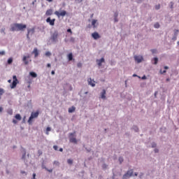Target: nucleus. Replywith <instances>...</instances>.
I'll return each instance as SVG.
<instances>
[{
  "label": "nucleus",
  "instance_id": "f257e3e1",
  "mask_svg": "<svg viewBox=\"0 0 179 179\" xmlns=\"http://www.w3.org/2000/svg\"><path fill=\"white\" fill-rule=\"evenodd\" d=\"M27 27L26 24L15 23L10 25V31H23Z\"/></svg>",
  "mask_w": 179,
  "mask_h": 179
},
{
  "label": "nucleus",
  "instance_id": "f03ea898",
  "mask_svg": "<svg viewBox=\"0 0 179 179\" xmlns=\"http://www.w3.org/2000/svg\"><path fill=\"white\" fill-rule=\"evenodd\" d=\"M50 40L53 43H57V41H58V31L56 30L51 34Z\"/></svg>",
  "mask_w": 179,
  "mask_h": 179
},
{
  "label": "nucleus",
  "instance_id": "7ed1b4c3",
  "mask_svg": "<svg viewBox=\"0 0 179 179\" xmlns=\"http://www.w3.org/2000/svg\"><path fill=\"white\" fill-rule=\"evenodd\" d=\"M39 114H40V112L38 110H37L36 112H32L31 114V116L28 120V122L30 124V122L33 121L34 118H37V117H38Z\"/></svg>",
  "mask_w": 179,
  "mask_h": 179
},
{
  "label": "nucleus",
  "instance_id": "20e7f679",
  "mask_svg": "<svg viewBox=\"0 0 179 179\" xmlns=\"http://www.w3.org/2000/svg\"><path fill=\"white\" fill-rule=\"evenodd\" d=\"M75 134H76V131H74L73 133H70L69 135V141L71 143H78V140H76V138L73 137L75 136Z\"/></svg>",
  "mask_w": 179,
  "mask_h": 179
},
{
  "label": "nucleus",
  "instance_id": "39448f33",
  "mask_svg": "<svg viewBox=\"0 0 179 179\" xmlns=\"http://www.w3.org/2000/svg\"><path fill=\"white\" fill-rule=\"evenodd\" d=\"M13 83L10 85V87L11 89H15V87H16V86L17 85V83H19V80H17V77H16V76H13Z\"/></svg>",
  "mask_w": 179,
  "mask_h": 179
},
{
  "label": "nucleus",
  "instance_id": "423d86ee",
  "mask_svg": "<svg viewBox=\"0 0 179 179\" xmlns=\"http://www.w3.org/2000/svg\"><path fill=\"white\" fill-rule=\"evenodd\" d=\"M134 175V171L131 169V170H129L127 172L126 174H124L122 177V179H128L130 177H132V176Z\"/></svg>",
  "mask_w": 179,
  "mask_h": 179
},
{
  "label": "nucleus",
  "instance_id": "0eeeda50",
  "mask_svg": "<svg viewBox=\"0 0 179 179\" xmlns=\"http://www.w3.org/2000/svg\"><path fill=\"white\" fill-rule=\"evenodd\" d=\"M55 15H56V16H57V17H61V16H62V17H64V16H66L67 13H66V10H64L61 13H59V11H55Z\"/></svg>",
  "mask_w": 179,
  "mask_h": 179
},
{
  "label": "nucleus",
  "instance_id": "6e6552de",
  "mask_svg": "<svg viewBox=\"0 0 179 179\" xmlns=\"http://www.w3.org/2000/svg\"><path fill=\"white\" fill-rule=\"evenodd\" d=\"M46 23H49L50 26H55V18L51 19L50 17H48L46 19Z\"/></svg>",
  "mask_w": 179,
  "mask_h": 179
},
{
  "label": "nucleus",
  "instance_id": "1a4fd4ad",
  "mask_svg": "<svg viewBox=\"0 0 179 179\" xmlns=\"http://www.w3.org/2000/svg\"><path fill=\"white\" fill-rule=\"evenodd\" d=\"M134 59L136 61V62H137V64H141V62H142L143 61V57L141 56V55H136L134 56Z\"/></svg>",
  "mask_w": 179,
  "mask_h": 179
},
{
  "label": "nucleus",
  "instance_id": "9d476101",
  "mask_svg": "<svg viewBox=\"0 0 179 179\" xmlns=\"http://www.w3.org/2000/svg\"><path fill=\"white\" fill-rule=\"evenodd\" d=\"M34 31H35L34 28L28 29H27V38L30 39V37H29V36H33V34H34Z\"/></svg>",
  "mask_w": 179,
  "mask_h": 179
},
{
  "label": "nucleus",
  "instance_id": "9b49d317",
  "mask_svg": "<svg viewBox=\"0 0 179 179\" xmlns=\"http://www.w3.org/2000/svg\"><path fill=\"white\" fill-rule=\"evenodd\" d=\"M88 84L90 85V86H92V87H94L96 86V82L94 81V80H92V78H88L87 80Z\"/></svg>",
  "mask_w": 179,
  "mask_h": 179
},
{
  "label": "nucleus",
  "instance_id": "f8f14e48",
  "mask_svg": "<svg viewBox=\"0 0 179 179\" xmlns=\"http://www.w3.org/2000/svg\"><path fill=\"white\" fill-rule=\"evenodd\" d=\"M92 26L93 29H97V27L99 26V23H97V20H92Z\"/></svg>",
  "mask_w": 179,
  "mask_h": 179
},
{
  "label": "nucleus",
  "instance_id": "ddd939ff",
  "mask_svg": "<svg viewBox=\"0 0 179 179\" xmlns=\"http://www.w3.org/2000/svg\"><path fill=\"white\" fill-rule=\"evenodd\" d=\"M92 37H93L94 40H98V38H100V34L97 32H94L92 34Z\"/></svg>",
  "mask_w": 179,
  "mask_h": 179
},
{
  "label": "nucleus",
  "instance_id": "4468645a",
  "mask_svg": "<svg viewBox=\"0 0 179 179\" xmlns=\"http://www.w3.org/2000/svg\"><path fill=\"white\" fill-rule=\"evenodd\" d=\"M29 58H30V55L23 57L22 61L25 65H28L29 60L27 59H29Z\"/></svg>",
  "mask_w": 179,
  "mask_h": 179
},
{
  "label": "nucleus",
  "instance_id": "2eb2a0df",
  "mask_svg": "<svg viewBox=\"0 0 179 179\" xmlns=\"http://www.w3.org/2000/svg\"><path fill=\"white\" fill-rule=\"evenodd\" d=\"M98 66H101V64L105 62L104 57H102L101 59H96Z\"/></svg>",
  "mask_w": 179,
  "mask_h": 179
},
{
  "label": "nucleus",
  "instance_id": "dca6fc26",
  "mask_svg": "<svg viewBox=\"0 0 179 179\" xmlns=\"http://www.w3.org/2000/svg\"><path fill=\"white\" fill-rule=\"evenodd\" d=\"M52 13H53L52 9H48L45 12V15L46 16H51V15H52Z\"/></svg>",
  "mask_w": 179,
  "mask_h": 179
},
{
  "label": "nucleus",
  "instance_id": "f3484780",
  "mask_svg": "<svg viewBox=\"0 0 179 179\" xmlns=\"http://www.w3.org/2000/svg\"><path fill=\"white\" fill-rule=\"evenodd\" d=\"M32 54H34L35 58H37V57H38V50H37V48L34 49Z\"/></svg>",
  "mask_w": 179,
  "mask_h": 179
},
{
  "label": "nucleus",
  "instance_id": "a211bd4d",
  "mask_svg": "<svg viewBox=\"0 0 179 179\" xmlns=\"http://www.w3.org/2000/svg\"><path fill=\"white\" fill-rule=\"evenodd\" d=\"M106 90H103L102 92L101 93V99H106Z\"/></svg>",
  "mask_w": 179,
  "mask_h": 179
},
{
  "label": "nucleus",
  "instance_id": "6ab92c4d",
  "mask_svg": "<svg viewBox=\"0 0 179 179\" xmlns=\"http://www.w3.org/2000/svg\"><path fill=\"white\" fill-rule=\"evenodd\" d=\"M15 118L16 120H17L18 121H21L22 120V116H20V114L15 115Z\"/></svg>",
  "mask_w": 179,
  "mask_h": 179
},
{
  "label": "nucleus",
  "instance_id": "aec40b11",
  "mask_svg": "<svg viewBox=\"0 0 179 179\" xmlns=\"http://www.w3.org/2000/svg\"><path fill=\"white\" fill-rule=\"evenodd\" d=\"M75 110H76V108H75V106H72L69 108V113H73Z\"/></svg>",
  "mask_w": 179,
  "mask_h": 179
},
{
  "label": "nucleus",
  "instance_id": "412c9836",
  "mask_svg": "<svg viewBox=\"0 0 179 179\" xmlns=\"http://www.w3.org/2000/svg\"><path fill=\"white\" fill-rule=\"evenodd\" d=\"M30 76H31V78H37V73L31 71L29 73Z\"/></svg>",
  "mask_w": 179,
  "mask_h": 179
},
{
  "label": "nucleus",
  "instance_id": "4be33fe9",
  "mask_svg": "<svg viewBox=\"0 0 179 179\" xmlns=\"http://www.w3.org/2000/svg\"><path fill=\"white\" fill-rule=\"evenodd\" d=\"M69 61H72L73 59V55L72 53H69L68 55Z\"/></svg>",
  "mask_w": 179,
  "mask_h": 179
},
{
  "label": "nucleus",
  "instance_id": "5701e85b",
  "mask_svg": "<svg viewBox=\"0 0 179 179\" xmlns=\"http://www.w3.org/2000/svg\"><path fill=\"white\" fill-rule=\"evenodd\" d=\"M36 2H37V0H34V1L31 3V5L33 6L32 8H37V4H36Z\"/></svg>",
  "mask_w": 179,
  "mask_h": 179
},
{
  "label": "nucleus",
  "instance_id": "b1692460",
  "mask_svg": "<svg viewBox=\"0 0 179 179\" xmlns=\"http://www.w3.org/2000/svg\"><path fill=\"white\" fill-rule=\"evenodd\" d=\"M178 33H179L178 29H174L173 36H175V37H177V36H178Z\"/></svg>",
  "mask_w": 179,
  "mask_h": 179
},
{
  "label": "nucleus",
  "instance_id": "393cba45",
  "mask_svg": "<svg viewBox=\"0 0 179 179\" xmlns=\"http://www.w3.org/2000/svg\"><path fill=\"white\" fill-rule=\"evenodd\" d=\"M154 27H155V29H159L160 28V24H159V22H156L154 24Z\"/></svg>",
  "mask_w": 179,
  "mask_h": 179
},
{
  "label": "nucleus",
  "instance_id": "a878e982",
  "mask_svg": "<svg viewBox=\"0 0 179 179\" xmlns=\"http://www.w3.org/2000/svg\"><path fill=\"white\" fill-rule=\"evenodd\" d=\"M13 62V59H12V57L9 58L8 59V65H10V64H12Z\"/></svg>",
  "mask_w": 179,
  "mask_h": 179
},
{
  "label": "nucleus",
  "instance_id": "bb28decb",
  "mask_svg": "<svg viewBox=\"0 0 179 179\" xmlns=\"http://www.w3.org/2000/svg\"><path fill=\"white\" fill-rule=\"evenodd\" d=\"M157 62H159V59L157 57L154 58V64L157 65Z\"/></svg>",
  "mask_w": 179,
  "mask_h": 179
},
{
  "label": "nucleus",
  "instance_id": "cd10ccee",
  "mask_svg": "<svg viewBox=\"0 0 179 179\" xmlns=\"http://www.w3.org/2000/svg\"><path fill=\"white\" fill-rule=\"evenodd\" d=\"M50 131H51V127H47L46 128V135L50 134V133H48V132H50Z\"/></svg>",
  "mask_w": 179,
  "mask_h": 179
},
{
  "label": "nucleus",
  "instance_id": "c85d7f7f",
  "mask_svg": "<svg viewBox=\"0 0 179 179\" xmlns=\"http://www.w3.org/2000/svg\"><path fill=\"white\" fill-rule=\"evenodd\" d=\"M174 6V3L173 1H171L169 3V8H171V9H173Z\"/></svg>",
  "mask_w": 179,
  "mask_h": 179
},
{
  "label": "nucleus",
  "instance_id": "c756f323",
  "mask_svg": "<svg viewBox=\"0 0 179 179\" xmlns=\"http://www.w3.org/2000/svg\"><path fill=\"white\" fill-rule=\"evenodd\" d=\"M67 162H68L69 164H72L73 163V160H72V159H69L67 160Z\"/></svg>",
  "mask_w": 179,
  "mask_h": 179
},
{
  "label": "nucleus",
  "instance_id": "7c9ffc66",
  "mask_svg": "<svg viewBox=\"0 0 179 179\" xmlns=\"http://www.w3.org/2000/svg\"><path fill=\"white\" fill-rule=\"evenodd\" d=\"M3 93H5V91L3 90V89L0 88V96H2V94H3Z\"/></svg>",
  "mask_w": 179,
  "mask_h": 179
},
{
  "label": "nucleus",
  "instance_id": "2f4dec72",
  "mask_svg": "<svg viewBox=\"0 0 179 179\" xmlns=\"http://www.w3.org/2000/svg\"><path fill=\"white\" fill-rule=\"evenodd\" d=\"M8 113L10 115H12L13 114V110H12V109H10L8 110Z\"/></svg>",
  "mask_w": 179,
  "mask_h": 179
},
{
  "label": "nucleus",
  "instance_id": "473e14b6",
  "mask_svg": "<svg viewBox=\"0 0 179 179\" xmlns=\"http://www.w3.org/2000/svg\"><path fill=\"white\" fill-rule=\"evenodd\" d=\"M27 83H28L27 87H28V89H30V87H31L30 85H31V80L28 81Z\"/></svg>",
  "mask_w": 179,
  "mask_h": 179
},
{
  "label": "nucleus",
  "instance_id": "72a5a7b5",
  "mask_svg": "<svg viewBox=\"0 0 179 179\" xmlns=\"http://www.w3.org/2000/svg\"><path fill=\"white\" fill-rule=\"evenodd\" d=\"M45 55L46 57H50L51 52H46L45 54Z\"/></svg>",
  "mask_w": 179,
  "mask_h": 179
},
{
  "label": "nucleus",
  "instance_id": "f704fd0d",
  "mask_svg": "<svg viewBox=\"0 0 179 179\" xmlns=\"http://www.w3.org/2000/svg\"><path fill=\"white\" fill-rule=\"evenodd\" d=\"M53 164H55L56 166H59V162H58V161H55V162H53Z\"/></svg>",
  "mask_w": 179,
  "mask_h": 179
},
{
  "label": "nucleus",
  "instance_id": "c9c22d12",
  "mask_svg": "<svg viewBox=\"0 0 179 179\" xmlns=\"http://www.w3.org/2000/svg\"><path fill=\"white\" fill-rule=\"evenodd\" d=\"M119 162H120V163L121 164V163H122V162H124V158H122V157H119Z\"/></svg>",
  "mask_w": 179,
  "mask_h": 179
},
{
  "label": "nucleus",
  "instance_id": "e433bc0d",
  "mask_svg": "<svg viewBox=\"0 0 179 179\" xmlns=\"http://www.w3.org/2000/svg\"><path fill=\"white\" fill-rule=\"evenodd\" d=\"M143 1H145V0H136V2L137 3H142V2H143Z\"/></svg>",
  "mask_w": 179,
  "mask_h": 179
},
{
  "label": "nucleus",
  "instance_id": "4c0bfd02",
  "mask_svg": "<svg viewBox=\"0 0 179 179\" xmlns=\"http://www.w3.org/2000/svg\"><path fill=\"white\" fill-rule=\"evenodd\" d=\"M113 16H114V17H118V12H117V11L115 12Z\"/></svg>",
  "mask_w": 179,
  "mask_h": 179
},
{
  "label": "nucleus",
  "instance_id": "58836bf2",
  "mask_svg": "<svg viewBox=\"0 0 179 179\" xmlns=\"http://www.w3.org/2000/svg\"><path fill=\"white\" fill-rule=\"evenodd\" d=\"M38 155L39 156H41V155H43V151H41V150H39L38 151Z\"/></svg>",
  "mask_w": 179,
  "mask_h": 179
},
{
  "label": "nucleus",
  "instance_id": "ea45409f",
  "mask_svg": "<svg viewBox=\"0 0 179 179\" xmlns=\"http://www.w3.org/2000/svg\"><path fill=\"white\" fill-rule=\"evenodd\" d=\"M159 72H160L161 75H163V73H166V72H167V71L166 70H164V71L160 70Z\"/></svg>",
  "mask_w": 179,
  "mask_h": 179
},
{
  "label": "nucleus",
  "instance_id": "a19ab883",
  "mask_svg": "<svg viewBox=\"0 0 179 179\" xmlns=\"http://www.w3.org/2000/svg\"><path fill=\"white\" fill-rule=\"evenodd\" d=\"M45 170L47 171H48L49 173H52V169H47V168H45Z\"/></svg>",
  "mask_w": 179,
  "mask_h": 179
},
{
  "label": "nucleus",
  "instance_id": "79ce46f5",
  "mask_svg": "<svg viewBox=\"0 0 179 179\" xmlns=\"http://www.w3.org/2000/svg\"><path fill=\"white\" fill-rule=\"evenodd\" d=\"M155 9H156L157 10H159V9H160V5L156 6H155Z\"/></svg>",
  "mask_w": 179,
  "mask_h": 179
},
{
  "label": "nucleus",
  "instance_id": "37998d69",
  "mask_svg": "<svg viewBox=\"0 0 179 179\" xmlns=\"http://www.w3.org/2000/svg\"><path fill=\"white\" fill-rule=\"evenodd\" d=\"M114 22L115 23L118 22V17H114Z\"/></svg>",
  "mask_w": 179,
  "mask_h": 179
},
{
  "label": "nucleus",
  "instance_id": "c03bdc74",
  "mask_svg": "<svg viewBox=\"0 0 179 179\" xmlns=\"http://www.w3.org/2000/svg\"><path fill=\"white\" fill-rule=\"evenodd\" d=\"M0 55H5V51H0Z\"/></svg>",
  "mask_w": 179,
  "mask_h": 179
},
{
  "label": "nucleus",
  "instance_id": "a18cd8bd",
  "mask_svg": "<svg viewBox=\"0 0 179 179\" xmlns=\"http://www.w3.org/2000/svg\"><path fill=\"white\" fill-rule=\"evenodd\" d=\"M53 149H55V150H58V146L54 145Z\"/></svg>",
  "mask_w": 179,
  "mask_h": 179
},
{
  "label": "nucleus",
  "instance_id": "49530a36",
  "mask_svg": "<svg viewBox=\"0 0 179 179\" xmlns=\"http://www.w3.org/2000/svg\"><path fill=\"white\" fill-rule=\"evenodd\" d=\"M21 174H25L26 176H27V173H26V171H22Z\"/></svg>",
  "mask_w": 179,
  "mask_h": 179
},
{
  "label": "nucleus",
  "instance_id": "de8ad7c7",
  "mask_svg": "<svg viewBox=\"0 0 179 179\" xmlns=\"http://www.w3.org/2000/svg\"><path fill=\"white\" fill-rule=\"evenodd\" d=\"M67 33H72V29H67Z\"/></svg>",
  "mask_w": 179,
  "mask_h": 179
},
{
  "label": "nucleus",
  "instance_id": "09e8293b",
  "mask_svg": "<svg viewBox=\"0 0 179 179\" xmlns=\"http://www.w3.org/2000/svg\"><path fill=\"white\" fill-rule=\"evenodd\" d=\"M172 40H177V36H176L175 35H173Z\"/></svg>",
  "mask_w": 179,
  "mask_h": 179
},
{
  "label": "nucleus",
  "instance_id": "8fccbe9b",
  "mask_svg": "<svg viewBox=\"0 0 179 179\" xmlns=\"http://www.w3.org/2000/svg\"><path fill=\"white\" fill-rule=\"evenodd\" d=\"M77 66H78V68H80L82 66V64L81 63H78L77 64Z\"/></svg>",
  "mask_w": 179,
  "mask_h": 179
},
{
  "label": "nucleus",
  "instance_id": "3c124183",
  "mask_svg": "<svg viewBox=\"0 0 179 179\" xmlns=\"http://www.w3.org/2000/svg\"><path fill=\"white\" fill-rule=\"evenodd\" d=\"M13 124H17V121L16 120H13Z\"/></svg>",
  "mask_w": 179,
  "mask_h": 179
},
{
  "label": "nucleus",
  "instance_id": "603ef678",
  "mask_svg": "<svg viewBox=\"0 0 179 179\" xmlns=\"http://www.w3.org/2000/svg\"><path fill=\"white\" fill-rule=\"evenodd\" d=\"M103 169H107V165H106L105 164L102 166Z\"/></svg>",
  "mask_w": 179,
  "mask_h": 179
},
{
  "label": "nucleus",
  "instance_id": "864d4df0",
  "mask_svg": "<svg viewBox=\"0 0 179 179\" xmlns=\"http://www.w3.org/2000/svg\"><path fill=\"white\" fill-rule=\"evenodd\" d=\"M141 79H143V80H145V79H147L146 76H143L141 78Z\"/></svg>",
  "mask_w": 179,
  "mask_h": 179
},
{
  "label": "nucleus",
  "instance_id": "5fc2aeb1",
  "mask_svg": "<svg viewBox=\"0 0 179 179\" xmlns=\"http://www.w3.org/2000/svg\"><path fill=\"white\" fill-rule=\"evenodd\" d=\"M76 1L78 2V3L83 2V0H76Z\"/></svg>",
  "mask_w": 179,
  "mask_h": 179
},
{
  "label": "nucleus",
  "instance_id": "6e6d98bb",
  "mask_svg": "<svg viewBox=\"0 0 179 179\" xmlns=\"http://www.w3.org/2000/svg\"><path fill=\"white\" fill-rule=\"evenodd\" d=\"M24 157H26V152L24 153V155H22V159H24Z\"/></svg>",
  "mask_w": 179,
  "mask_h": 179
},
{
  "label": "nucleus",
  "instance_id": "4d7b16f0",
  "mask_svg": "<svg viewBox=\"0 0 179 179\" xmlns=\"http://www.w3.org/2000/svg\"><path fill=\"white\" fill-rule=\"evenodd\" d=\"M47 66H48V68H51V64H48Z\"/></svg>",
  "mask_w": 179,
  "mask_h": 179
},
{
  "label": "nucleus",
  "instance_id": "13d9d810",
  "mask_svg": "<svg viewBox=\"0 0 179 179\" xmlns=\"http://www.w3.org/2000/svg\"><path fill=\"white\" fill-rule=\"evenodd\" d=\"M155 153H159V150L155 149Z\"/></svg>",
  "mask_w": 179,
  "mask_h": 179
},
{
  "label": "nucleus",
  "instance_id": "bf43d9fd",
  "mask_svg": "<svg viewBox=\"0 0 179 179\" xmlns=\"http://www.w3.org/2000/svg\"><path fill=\"white\" fill-rule=\"evenodd\" d=\"M51 73H52V75H55V71H52Z\"/></svg>",
  "mask_w": 179,
  "mask_h": 179
},
{
  "label": "nucleus",
  "instance_id": "052dcab7",
  "mask_svg": "<svg viewBox=\"0 0 179 179\" xmlns=\"http://www.w3.org/2000/svg\"><path fill=\"white\" fill-rule=\"evenodd\" d=\"M93 16H94V13L91 14L90 15L91 19H92Z\"/></svg>",
  "mask_w": 179,
  "mask_h": 179
},
{
  "label": "nucleus",
  "instance_id": "680f3d73",
  "mask_svg": "<svg viewBox=\"0 0 179 179\" xmlns=\"http://www.w3.org/2000/svg\"><path fill=\"white\" fill-rule=\"evenodd\" d=\"M152 52L155 54V52H156V50H152Z\"/></svg>",
  "mask_w": 179,
  "mask_h": 179
},
{
  "label": "nucleus",
  "instance_id": "e2e57ef3",
  "mask_svg": "<svg viewBox=\"0 0 179 179\" xmlns=\"http://www.w3.org/2000/svg\"><path fill=\"white\" fill-rule=\"evenodd\" d=\"M87 27H88V29H91L92 28V25L88 24Z\"/></svg>",
  "mask_w": 179,
  "mask_h": 179
},
{
  "label": "nucleus",
  "instance_id": "0e129e2a",
  "mask_svg": "<svg viewBox=\"0 0 179 179\" xmlns=\"http://www.w3.org/2000/svg\"><path fill=\"white\" fill-rule=\"evenodd\" d=\"M164 68V69H169V66H165Z\"/></svg>",
  "mask_w": 179,
  "mask_h": 179
},
{
  "label": "nucleus",
  "instance_id": "69168bd1",
  "mask_svg": "<svg viewBox=\"0 0 179 179\" xmlns=\"http://www.w3.org/2000/svg\"><path fill=\"white\" fill-rule=\"evenodd\" d=\"M59 152H63L64 151V149H62V148H59Z\"/></svg>",
  "mask_w": 179,
  "mask_h": 179
},
{
  "label": "nucleus",
  "instance_id": "338daca9",
  "mask_svg": "<svg viewBox=\"0 0 179 179\" xmlns=\"http://www.w3.org/2000/svg\"><path fill=\"white\" fill-rule=\"evenodd\" d=\"M2 110H3V108H2L1 107H0V112L2 113Z\"/></svg>",
  "mask_w": 179,
  "mask_h": 179
},
{
  "label": "nucleus",
  "instance_id": "774afa93",
  "mask_svg": "<svg viewBox=\"0 0 179 179\" xmlns=\"http://www.w3.org/2000/svg\"><path fill=\"white\" fill-rule=\"evenodd\" d=\"M167 82H170V78H166V80Z\"/></svg>",
  "mask_w": 179,
  "mask_h": 179
}]
</instances>
